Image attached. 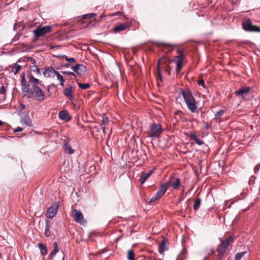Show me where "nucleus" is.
Masks as SVG:
<instances>
[{
    "label": "nucleus",
    "instance_id": "obj_23",
    "mask_svg": "<svg viewBox=\"0 0 260 260\" xmlns=\"http://www.w3.org/2000/svg\"><path fill=\"white\" fill-rule=\"evenodd\" d=\"M72 86H70L69 88H65L63 92L64 95L70 100L73 99L72 96Z\"/></svg>",
    "mask_w": 260,
    "mask_h": 260
},
{
    "label": "nucleus",
    "instance_id": "obj_27",
    "mask_svg": "<svg viewBox=\"0 0 260 260\" xmlns=\"http://www.w3.org/2000/svg\"><path fill=\"white\" fill-rule=\"evenodd\" d=\"M38 246L42 255H46L47 253V250L45 245L42 243H39Z\"/></svg>",
    "mask_w": 260,
    "mask_h": 260
},
{
    "label": "nucleus",
    "instance_id": "obj_20",
    "mask_svg": "<svg viewBox=\"0 0 260 260\" xmlns=\"http://www.w3.org/2000/svg\"><path fill=\"white\" fill-rule=\"evenodd\" d=\"M59 117L60 119L66 121H69L71 119L69 113L66 110L60 111L58 114Z\"/></svg>",
    "mask_w": 260,
    "mask_h": 260
},
{
    "label": "nucleus",
    "instance_id": "obj_24",
    "mask_svg": "<svg viewBox=\"0 0 260 260\" xmlns=\"http://www.w3.org/2000/svg\"><path fill=\"white\" fill-rule=\"evenodd\" d=\"M21 123H24L27 126H32L31 120L28 115H25L21 120Z\"/></svg>",
    "mask_w": 260,
    "mask_h": 260
},
{
    "label": "nucleus",
    "instance_id": "obj_15",
    "mask_svg": "<svg viewBox=\"0 0 260 260\" xmlns=\"http://www.w3.org/2000/svg\"><path fill=\"white\" fill-rule=\"evenodd\" d=\"M25 76V73L24 72L21 74V89L22 91L24 93V94L27 92V91H28L30 88V84L26 82Z\"/></svg>",
    "mask_w": 260,
    "mask_h": 260
},
{
    "label": "nucleus",
    "instance_id": "obj_55",
    "mask_svg": "<svg viewBox=\"0 0 260 260\" xmlns=\"http://www.w3.org/2000/svg\"><path fill=\"white\" fill-rule=\"evenodd\" d=\"M102 129L104 132V133H106V125H104V126L102 127Z\"/></svg>",
    "mask_w": 260,
    "mask_h": 260
},
{
    "label": "nucleus",
    "instance_id": "obj_42",
    "mask_svg": "<svg viewBox=\"0 0 260 260\" xmlns=\"http://www.w3.org/2000/svg\"><path fill=\"white\" fill-rule=\"evenodd\" d=\"M69 143H70V139L69 138H66L63 141V147H64L70 145Z\"/></svg>",
    "mask_w": 260,
    "mask_h": 260
},
{
    "label": "nucleus",
    "instance_id": "obj_43",
    "mask_svg": "<svg viewBox=\"0 0 260 260\" xmlns=\"http://www.w3.org/2000/svg\"><path fill=\"white\" fill-rule=\"evenodd\" d=\"M189 137L190 139L193 140V141H194L198 138L196 135L195 132L190 134Z\"/></svg>",
    "mask_w": 260,
    "mask_h": 260
},
{
    "label": "nucleus",
    "instance_id": "obj_25",
    "mask_svg": "<svg viewBox=\"0 0 260 260\" xmlns=\"http://www.w3.org/2000/svg\"><path fill=\"white\" fill-rule=\"evenodd\" d=\"M158 45L165 48H174L178 46V45L176 44L168 43L165 42H159L158 43Z\"/></svg>",
    "mask_w": 260,
    "mask_h": 260
},
{
    "label": "nucleus",
    "instance_id": "obj_56",
    "mask_svg": "<svg viewBox=\"0 0 260 260\" xmlns=\"http://www.w3.org/2000/svg\"><path fill=\"white\" fill-rule=\"evenodd\" d=\"M119 14H122V13L119 12H119H117L114 13L113 14H112V16H116V15H118Z\"/></svg>",
    "mask_w": 260,
    "mask_h": 260
},
{
    "label": "nucleus",
    "instance_id": "obj_16",
    "mask_svg": "<svg viewBox=\"0 0 260 260\" xmlns=\"http://www.w3.org/2000/svg\"><path fill=\"white\" fill-rule=\"evenodd\" d=\"M72 69L80 75H83L86 71V67L82 64H77L73 66Z\"/></svg>",
    "mask_w": 260,
    "mask_h": 260
},
{
    "label": "nucleus",
    "instance_id": "obj_49",
    "mask_svg": "<svg viewBox=\"0 0 260 260\" xmlns=\"http://www.w3.org/2000/svg\"><path fill=\"white\" fill-rule=\"evenodd\" d=\"M22 131H23V128L20 127H17V128H16L15 129H14V132L18 133V132H21Z\"/></svg>",
    "mask_w": 260,
    "mask_h": 260
},
{
    "label": "nucleus",
    "instance_id": "obj_39",
    "mask_svg": "<svg viewBox=\"0 0 260 260\" xmlns=\"http://www.w3.org/2000/svg\"><path fill=\"white\" fill-rule=\"evenodd\" d=\"M31 70L34 72H37V74L41 75L39 69L36 65H34L31 67Z\"/></svg>",
    "mask_w": 260,
    "mask_h": 260
},
{
    "label": "nucleus",
    "instance_id": "obj_34",
    "mask_svg": "<svg viewBox=\"0 0 260 260\" xmlns=\"http://www.w3.org/2000/svg\"><path fill=\"white\" fill-rule=\"evenodd\" d=\"M78 85L79 87L83 89H88L90 87V85L89 83H81L80 82H78Z\"/></svg>",
    "mask_w": 260,
    "mask_h": 260
},
{
    "label": "nucleus",
    "instance_id": "obj_9",
    "mask_svg": "<svg viewBox=\"0 0 260 260\" xmlns=\"http://www.w3.org/2000/svg\"><path fill=\"white\" fill-rule=\"evenodd\" d=\"M29 28L31 29V28L30 27V24L25 25L23 21H19L18 20H17L13 26V30L17 32H20L24 30L29 31Z\"/></svg>",
    "mask_w": 260,
    "mask_h": 260
},
{
    "label": "nucleus",
    "instance_id": "obj_38",
    "mask_svg": "<svg viewBox=\"0 0 260 260\" xmlns=\"http://www.w3.org/2000/svg\"><path fill=\"white\" fill-rule=\"evenodd\" d=\"M246 253V251H243L242 252L237 253L235 255V259H238L239 260H240L241 257H242Z\"/></svg>",
    "mask_w": 260,
    "mask_h": 260
},
{
    "label": "nucleus",
    "instance_id": "obj_8",
    "mask_svg": "<svg viewBox=\"0 0 260 260\" xmlns=\"http://www.w3.org/2000/svg\"><path fill=\"white\" fill-rule=\"evenodd\" d=\"M72 216L74 221L81 225H84L86 223V221L84 219L83 215L81 211L75 208L73 209L72 211Z\"/></svg>",
    "mask_w": 260,
    "mask_h": 260
},
{
    "label": "nucleus",
    "instance_id": "obj_28",
    "mask_svg": "<svg viewBox=\"0 0 260 260\" xmlns=\"http://www.w3.org/2000/svg\"><path fill=\"white\" fill-rule=\"evenodd\" d=\"M183 59H178L176 62L177 67H176V72L179 73L181 70L182 66H183Z\"/></svg>",
    "mask_w": 260,
    "mask_h": 260
},
{
    "label": "nucleus",
    "instance_id": "obj_54",
    "mask_svg": "<svg viewBox=\"0 0 260 260\" xmlns=\"http://www.w3.org/2000/svg\"><path fill=\"white\" fill-rule=\"evenodd\" d=\"M20 106H21V110H24L25 109L26 107H25V105H24L23 104H21L20 105Z\"/></svg>",
    "mask_w": 260,
    "mask_h": 260
},
{
    "label": "nucleus",
    "instance_id": "obj_32",
    "mask_svg": "<svg viewBox=\"0 0 260 260\" xmlns=\"http://www.w3.org/2000/svg\"><path fill=\"white\" fill-rule=\"evenodd\" d=\"M135 254L132 249L127 251V258L129 260H134Z\"/></svg>",
    "mask_w": 260,
    "mask_h": 260
},
{
    "label": "nucleus",
    "instance_id": "obj_7",
    "mask_svg": "<svg viewBox=\"0 0 260 260\" xmlns=\"http://www.w3.org/2000/svg\"><path fill=\"white\" fill-rule=\"evenodd\" d=\"M242 27L246 31L260 32V27L253 25L250 19L245 20L242 23Z\"/></svg>",
    "mask_w": 260,
    "mask_h": 260
},
{
    "label": "nucleus",
    "instance_id": "obj_14",
    "mask_svg": "<svg viewBox=\"0 0 260 260\" xmlns=\"http://www.w3.org/2000/svg\"><path fill=\"white\" fill-rule=\"evenodd\" d=\"M57 204L54 203L53 205H52L51 207H50L47 211L46 214L47 217L49 218H53L57 213Z\"/></svg>",
    "mask_w": 260,
    "mask_h": 260
},
{
    "label": "nucleus",
    "instance_id": "obj_50",
    "mask_svg": "<svg viewBox=\"0 0 260 260\" xmlns=\"http://www.w3.org/2000/svg\"><path fill=\"white\" fill-rule=\"evenodd\" d=\"M184 191V187L183 186H182V192H181V193L180 194V197L179 198V200L180 201H182L183 199Z\"/></svg>",
    "mask_w": 260,
    "mask_h": 260
},
{
    "label": "nucleus",
    "instance_id": "obj_31",
    "mask_svg": "<svg viewBox=\"0 0 260 260\" xmlns=\"http://www.w3.org/2000/svg\"><path fill=\"white\" fill-rule=\"evenodd\" d=\"M225 111L223 110H220L215 114V120H218L220 119L221 117L223 115Z\"/></svg>",
    "mask_w": 260,
    "mask_h": 260
},
{
    "label": "nucleus",
    "instance_id": "obj_22",
    "mask_svg": "<svg viewBox=\"0 0 260 260\" xmlns=\"http://www.w3.org/2000/svg\"><path fill=\"white\" fill-rule=\"evenodd\" d=\"M57 72L52 67H50L46 68L43 73L45 77L48 78L50 77L53 74L55 75Z\"/></svg>",
    "mask_w": 260,
    "mask_h": 260
},
{
    "label": "nucleus",
    "instance_id": "obj_45",
    "mask_svg": "<svg viewBox=\"0 0 260 260\" xmlns=\"http://www.w3.org/2000/svg\"><path fill=\"white\" fill-rule=\"evenodd\" d=\"M45 34H35V35L34 37V41H36L38 38L42 37V36H44Z\"/></svg>",
    "mask_w": 260,
    "mask_h": 260
},
{
    "label": "nucleus",
    "instance_id": "obj_52",
    "mask_svg": "<svg viewBox=\"0 0 260 260\" xmlns=\"http://www.w3.org/2000/svg\"><path fill=\"white\" fill-rule=\"evenodd\" d=\"M27 60L31 61L32 62V63L35 64L36 63V60L33 59V58L31 57H28L27 58Z\"/></svg>",
    "mask_w": 260,
    "mask_h": 260
},
{
    "label": "nucleus",
    "instance_id": "obj_60",
    "mask_svg": "<svg viewBox=\"0 0 260 260\" xmlns=\"http://www.w3.org/2000/svg\"><path fill=\"white\" fill-rule=\"evenodd\" d=\"M21 10H24V9L22 8H20L19 11H20Z\"/></svg>",
    "mask_w": 260,
    "mask_h": 260
},
{
    "label": "nucleus",
    "instance_id": "obj_40",
    "mask_svg": "<svg viewBox=\"0 0 260 260\" xmlns=\"http://www.w3.org/2000/svg\"><path fill=\"white\" fill-rule=\"evenodd\" d=\"M108 118L105 115H104L102 118V124L107 125L108 124Z\"/></svg>",
    "mask_w": 260,
    "mask_h": 260
},
{
    "label": "nucleus",
    "instance_id": "obj_6",
    "mask_svg": "<svg viewBox=\"0 0 260 260\" xmlns=\"http://www.w3.org/2000/svg\"><path fill=\"white\" fill-rule=\"evenodd\" d=\"M30 27L31 29L29 30V32H50L51 31V25L43 26L36 23H30Z\"/></svg>",
    "mask_w": 260,
    "mask_h": 260
},
{
    "label": "nucleus",
    "instance_id": "obj_51",
    "mask_svg": "<svg viewBox=\"0 0 260 260\" xmlns=\"http://www.w3.org/2000/svg\"><path fill=\"white\" fill-rule=\"evenodd\" d=\"M260 168V165H258L256 166L254 169V171L255 173H256L258 172L259 169Z\"/></svg>",
    "mask_w": 260,
    "mask_h": 260
},
{
    "label": "nucleus",
    "instance_id": "obj_19",
    "mask_svg": "<svg viewBox=\"0 0 260 260\" xmlns=\"http://www.w3.org/2000/svg\"><path fill=\"white\" fill-rule=\"evenodd\" d=\"M28 78L29 82L31 86V88L35 87L36 86H39V85L43 86L42 84V82L40 81L39 79L35 78L31 74L29 75Z\"/></svg>",
    "mask_w": 260,
    "mask_h": 260
},
{
    "label": "nucleus",
    "instance_id": "obj_18",
    "mask_svg": "<svg viewBox=\"0 0 260 260\" xmlns=\"http://www.w3.org/2000/svg\"><path fill=\"white\" fill-rule=\"evenodd\" d=\"M168 241L167 239L163 238L159 243L158 251L160 254H162L165 251L168 249Z\"/></svg>",
    "mask_w": 260,
    "mask_h": 260
},
{
    "label": "nucleus",
    "instance_id": "obj_35",
    "mask_svg": "<svg viewBox=\"0 0 260 260\" xmlns=\"http://www.w3.org/2000/svg\"><path fill=\"white\" fill-rule=\"evenodd\" d=\"M21 68V66L19 64H16L15 66L13 67L12 71L14 73V74H17Z\"/></svg>",
    "mask_w": 260,
    "mask_h": 260
},
{
    "label": "nucleus",
    "instance_id": "obj_46",
    "mask_svg": "<svg viewBox=\"0 0 260 260\" xmlns=\"http://www.w3.org/2000/svg\"><path fill=\"white\" fill-rule=\"evenodd\" d=\"M194 141L199 145H202L204 143L203 141L200 140L198 138H197Z\"/></svg>",
    "mask_w": 260,
    "mask_h": 260
},
{
    "label": "nucleus",
    "instance_id": "obj_29",
    "mask_svg": "<svg viewBox=\"0 0 260 260\" xmlns=\"http://www.w3.org/2000/svg\"><path fill=\"white\" fill-rule=\"evenodd\" d=\"M63 149L65 152L69 154H72L75 152V150L72 148L70 145L63 147Z\"/></svg>",
    "mask_w": 260,
    "mask_h": 260
},
{
    "label": "nucleus",
    "instance_id": "obj_59",
    "mask_svg": "<svg viewBox=\"0 0 260 260\" xmlns=\"http://www.w3.org/2000/svg\"><path fill=\"white\" fill-rule=\"evenodd\" d=\"M3 124V122L1 120H0V126L2 125Z\"/></svg>",
    "mask_w": 260,
    "mask_h": 260
},
{
    "label": "nucleus",
    "instance_id": "obj_57",
    "mask_svg": "<svg viewBox=\"0 0 260 260\" xmlns=\"http://www.w3.org/2000/svg\"><path fill=\"white\" fill-rule=\"evenodd\" d=\"M170 70H171V69H170V67H169V66H168L167 69H166V71H167V72H168L169 74H170Z\"/></svg>",
    "mask_w": 260,
    "mask_h": 260
},
{
    "label": "nucleus",
    "instance_id": "obj_4",
    "mask_svg": "<svg viewBox=\"0 0 260 260\" xmlns=\"http://www.w3.org/2000/svg\"><path fill=\"white\" fill-rule=\"evenodd\" d=\"M25 95L27 96L28 98H35L40 101H43L45 99V94L39 86H36L31 89L29 88Z\"/></svg>",
    "mask_w": 260,
    "mask_h": 260
},
{
    "label": "nucleus",
    "instance_id": "obj_41",
    "mask_svg": "<svg viewBox=\"0 0 260 260\" xmlns=\"http://www.w3.org/2000/svg\"><path fill=\"white\" fill-rule=\"evenodd\" d=\"M64 57L65 58V60L69 62L73 63L76 61L75 59L73 57L69 58V57H67V56H64Z\"/></svg>",
    "mask_w": 260,
    "mask_h": 260
},
{
    "label": "nucleus",
    "instance_id": "obj_10",
    "mask_svg": "<svg viewBox=\"0 0 260 260\" xmlns=\"http://www.w3.org/2000/svg\"><path fill=\"white\" fill-rule=\"evenodd\" d=\"M167 188V184H161L159 189L156 192L155 195L151 198L150 202H153L159 199L165 194Z\"/></svg>",
    "mask_w": 260,
    "mask_h": 260
},
{
    "label": "nucleus",
    "instance_id": "obj_30",
    "mask_svg": "<svg viewBox=\"0 0 260 260\" xmlns=\"http://www.w3.org/2000/svg\"><path fill=\"white\" fill-rule=\"evenodd\" d=\"M45 235L47 237H50L51 236V233L50 231V226L49 225L48 222H47L45 225Z\"/></svg>",
    "mask_w": 260,
    "mask_h": 260
},
{
    "label": "nucleus",
    "instance_id": "obj_53",
    "mask_svg": "<svg viewBox=\"0 0 260 260\" xmlns=\"http://www.w3.org/2000/svg\"><path fill=\"white\" fill-rule=\"evenodd\" d=\"M210 127V125L208 124L207 123H205V128L206 129H208L209 127Z\"/></svg>",
    "mask_w": 260,
    "mask_h": 260
},
{
    "label": "nucleus",
    "instance_id": "obj_47",
    "mask_svg": "<svg viewBox=\"0 0 260 260\" xmlns=\"http://www.w3.org/2000/svg\"><path fill=\"white\" fill-rule=\"evenodd\" d=\"M62 73L64 75H71V76H73L74 77H76V75L73 72H72L66 71V72H63Z\"/></svg>",
    "mask_w": 260,
    "mask_h": 260
},
{
    "label": "nucleus",
    "instance_id": "obj_37",
    "mask_svg": "<svg viewBox=\"0 0 260 260\" xmlns=\"http://www.w3.org/2000/svg\"><path fill=\"white\" fill-rule=\"evenodd\" d=\"M177 53L178 55L176 56V58H177L178 59H184V55L183 53V51L180 50H177Z\"/></svg>",
    "mask_w": 260,
    "mask_h": 260
},
{
    "label": "nucleus",
    "instance_id": "obj_33",
    "mask_svg": "<svg viewBox=\"0 0 260 260\" xmlns=\"http://www.w3.org/2000/svg\"><path fill=\"white\" fill-rule=\"evenodd\" d=\"M159 66H160V60H159L158 61V62H157V64L158 73H157V75L156 76V79H157V81H158V80H159L160 81H161V80H162V76H161V75L160 74V73Z\"/></svg>",
    "mask_w": 260,
    "mask_h": 260
},
{
    "label": "nucleus",
    "instance_id": "obj_36",
    "mask_svg": "<svg viewBox=\"0 0 260 260\" xmlns=\"http://www.w3.org/2000/svg\"><path fill=\"white\" fill-rule=\"evenodd\" d=\"M57 78L60 81V85L63 86L64 79L62 75H61L58 72H56Z\"/></svg>",
    "mask_w": 260,
    "mask_h": 260
},
{
    "label": "nucleus",
    "instance_id": "obj_11",
    "mask_svg": "<svg viewBox=\"0 0 260 260\" xmlns=\"http://www.w3.org/2000/svg\"><path fill=\"white\" fill-rule=\"evenodd\" d=\"M250 88L248 86H243L238 90L235 91V94L239 99H247L250 94Z\"/></svg>",
    "mask_w": 260,
    "mask_h": 260
},
{
    "label": "nucleus",
    "instance_id": "obj_1",
    "mask_svg": "<svg viewBox=\"0 0 260 260\" xmlns=\"http://www.w3.org/2000/svg\"><path fill=\"white\" fill-rule=\"evenodd\" d=\"M96 14L91 13L77 16L76 19L78 21L76 24L70 27L68 32L76 31L85 27H91L95 25Z\"/></svg>",
    "mask_w": 260,
    "mask_h": 260
},
{
    "label": "nucleus",
    "instance_id": "obj_2",
    "mask_svg": "<svg viewBox=\"0 0 260 260\" xmlns=\"http://www.w3.org/2000/svg\"><path fill=\"white\" fill-rule=\"evenodd\" d=\"M180 94L183 96L184 102L186 104L188 110L192 113H198V107L197 102L193 96L190 90L180 89Z\"/></svg>",
    "mask_w": 260,
    "mask_h": 260
},
{
    "label": "nucleus",
    "instance_id": "obj_12",
    "mask_svg": "<svg viewBox=\"0 0 260 260\" xmlns=\"http://www.w3.org/2000/svg\"><path fill=\"white\" fill-rule=\"evenodd\" d=\"M53 250L52 251L49 255L50 259L51 260H64V256L63 252L59 254L58 257L57 258H55V254L58 251V245L56 242H54L53 243Z\"/></svg>",
    "mask_w": 260,
    "mask_h": 260
},
{
    "label": "nucleus",
    "instance_id": "obj_21",
    "mask_svg": "<svg viewBox=\"0 0 260 260\" xmlns=\"http://www.w3.org/2000/svg\"><path fill=\"white\" fill-rule=\"evenodd\" d=\"M152 173V171H149V172H142L141 177L139 179V181L141 182V184H143L145 182V181L150 176Z\"/></svg>",
    "mask_w": 260,
    "mask_h": 260
},
{
    "label": "nucleus",
    "instance_id": "obj_13",
    "mask_svg": "<svg viewBox=\"0 0 260 260\" xmlns=\"http://www.w3.org/2000/svg\"><path fill=\"white\" fill-rule=\"evenodd\" d=\"M165 184L172 187L174 189H177L181 186L180 180L178 178L171 177L170 180Z\"/></svg>",
    "mask_w": 260,
    "mask_h": 260
},
{
    "label": "nucleus",
    "instance_id": "obj_26",
    "mask_svg": "<svg viewBox=\"0 0 260 260\" xmlns=\"http://www.w3.org/2000/svg\"><path fill=\"white\" fill-rule=\"evenodd\" d=\"M201 204V199L200 198H198L196 200H194V204L193 206V209L195 211L198 210L200 207Z\"/></svg>",
    "mask_w": 260,
    "mask_h": 260
},
{
    "label": "nucleus",
    "instance_id": "obj_17",
    "mask_svg": "<svg viewBox=\"0 0 260 260\" xmlns=\"http://www.w3.org/2000/svg\"><path fill=\"white\" fill-rule=\"evenodd\" d=\"M130 26V24L128 22L120 23L119 24L116 25L115 27H114L113 28V30L115 32L123 31L126 30L127 28H129Z\"/></svg>",
    "mask_w": 260,
    "mask_h": 260
},
{
    "label": "nucleus",
    "instance_id": "obj_3",
    "mask_svg": "<svg viewBox=\"0 0 260 260\" xmlns=\"http://www.w3.org/2000/svg\"><path fill=\"white\" fill-rule=\"evenodd\" d=\"M233 236H230L224 240H220V244L217 247V251L218 252V257L221 259L223 257L228 246L232 244L234 242Z\"/></svg>",
    "mask_w": 260,
    "mask_h": 260
},
{
    "label": "nucleus",
    "instance_id": "obj_44",
    "mask_svg": "<svg viewBox=\"0 0 260 260\" xmlns=\"http://www.w3.org/2000/svg\"><path fill=\"white\" fill-rule=\"evenodd\" d=\"M198 84L200 86H202V87H205V84H204V81L203 80V79L202 78H200L198 81Z\"/></svg>",
    "mask_w": 260,
    "mask_h": 260
},
{
    "label": "nucleus",
    "instance_id": "obj_48",
    "mask_svg": "<svg viewBox=\"0 0 260 260\" xmlns=\"http://www.w3.org/2000/svg\"><path fill=\"white\" fill-rule=\"evenodd\" d=\"M6 88L4 86H2L0 89V93L5 94L6 93Z\"/></svg>",
    "mask_w": 260,
    "mask_h": 260
},
{
    "label": "nucleus",
    "instance_id": "obj_5",
    "mask_svg": "<svg viewBox=\"0 0 260 260\" xmlns=\"http://www.w3.org/2000/svg\"><path fill=\"white\" fill-rule=\"evenodd\" d=\"M162 132V128L160 124L153 123L150 125L149 129L146 134L149 137L159 138L160 134Z\"/></svg>",
    "mask_w": 260,
    "mask_h": 260
},
{
    "label": "nucleus",
    "instance_id": "obj_58",
    "mask_svg": "<svg viewBox=\"0 0 260 260\" xmlns=\"http://www.w3.org/2000/svg\"><path fill=\"white\" fill-rule=\"evenodd\" d=\"M64 66L66 68H68L70 67V64L69 63H66L64 64Z\"/></svg>",
    "mask_w": 260,
    "mask_h": 260
}]
</instances>
